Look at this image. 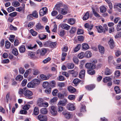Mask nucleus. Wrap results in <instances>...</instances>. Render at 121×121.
<instances>
[{
    "label": "nucleus",
    "instance_id": "1",
    "mask_svg": "<svg viewBox=\"0 0 121 121\" xmlns=\"http://www.w3.org/2000/svg\"><path fill=\"white\" fill-rule=\"evenodd\" d=\"M33 94L32 92L31 91L26 90L24 93V95L26 98L29 99H32V97H31Z\"/></svg>",
    "mask_w": 121,
    "mask_h": 121
},
{
    "label": "nucleus",
    "instance_id": "2",
    "mask_svg": "<svg viewBox=\"0 0 121 121\" xmlns=\"http://www.w3.org/2000/svg\"><path fill=\"white\" fill-rule=\"evenodd\" d=\"M68 8L67 5H64L63 8L60 9V13L63 15H65L67 13Z\"/></svg>",
    "mask_w": 121,
    "mask_h": 121
},
{
    "label": "nucleus",
    "instance_id": "3",
    "mask_svg": "<svg viewBox=\"0 0 121 121\" xmlns=\"http://www.w3.org/2000/svg\"><path fill=\"white\" fill-rule=\"evenodd\" d=\"M50 111L51 114L53 116L56 115L57 114L56 108L55 106H52L51 107Z\"/></svg>",
    "mask_w": 121,
    "mask_h": 121
},
{
    "label": "nucleus",
    "instance_id": "4",
    "mask_svg": "<svg viewBox=\"0 0 121 121\" xmlns=\"http://www.w3.org/2000/svg\"><path fill=\"white\" fill-rule=\"evenodd\" d=\"M48 11L47 8L45 7L42 8L40 10L39 14L40 16H43L46 14Z\"/></svg>",
    "mask_w": 121,
    "mask_h": 121
},
{
    "label": "nucleus",
    "instance_id": "5",
    "mask_svg": "<svg viewBox=\"0 0 121 121\" xmlns=\"http://www.w3.org/2000/svg\"><path fill=\"white\" fill-rule=\"evenodd\" d=\"M96 66L94 64L91 63H87L85 65V67L87 69H94L96 67Z\"/></svg>",
    "mask_w": 121,
    "mask_h": 121
},
{
    "label": "nucleus",
    "instance_id": "6",
    "mask_svg": "<svg viewBox=\"0 0 121 121\" xmlns=\"http://www.w3.org/2000/svg\"><path fill=\"white\" fill-rule=\"evenodd\" d=\"M68 101L66 99H64L63 100L59 101L57 104L58 106H64L67 103Z\"/></svg>",
    "mask_w": 121,
    "mask_h": 121
},
{
    "label": "nucleus",
    "instance_id": "7",
    "mask_svg": "<svg viewBox=\"0 0 121 121\" xmlns=\"http://www.w3.org/2000/svg\"><path fill=\"white\" fill-rule=\"evenodd\" d=\"M39 120L41 121H46L47 120V117L46 116H44L41 114H40L38 116Z\"/></svg>",
    "mask_w": 121,
    "mask_h": 121
},
{
    "label": "nucleus",
    "instance_id": "8",
    "mask_svg": "<svg viewBox=\"0 0 121 121\" xmlns=\"http://www.w3.org/2000/svg\"><path fill=\"white\" fill-rule=\"evenodd\" d=\"M52 75V74H49L47 75L42 74L40 75V77L43 80H45L48 79Z\"/></svg>",
    "mask_w": 121,
    "mask_h": 121
},
{
    "label": "nucleus",
    "instance_id": "9",
    "mask_svg": "<svg viewBox=\"0 0 121 121\" xmlns=\"http://www.w3.org/2000/svg\"><path fill=\"white\" fill-rule=\"evenodd\" d=\"M67 108L68 110L70 111L74 110L75 109L74 105L71 103H69L67 104Z\"/></svg>",
    "mask_w": 121,
    "mask_h": 121
},
{
    "label": "nucleus",
    "instance_id": "10",
    "mask_svg": "<svg viewBox=\"0 0 121 121\" xmlns=\"http://www.w3.org/2000/svg\"><path fill=\"white\" fill-rule=\"evenodd\" d=\"M47 50L45 48H42L40 50H39L38 52H39L40 55L41 56L44 55L47 52Z\"/></svg>",
    "mask_w": 121,
    "mask_h": 121
},
{
    "label": "nucleus",
    "instance_id": "11",
    "mask_svg": "<svg viewBox=\"0 0 121 121\" xmlns=\"http://www.w3.org/2000/svg\"><path fill=\"white\" fill-rule=\"evenodd\" d=\"M95 87V86L94 85L91 84L86 86L85 87L86 89L90 91L92 90Z\"/></svg>",
    "mask_w": 121,
    "mask_h": 121
},
{
    "label": "nucleus",
    "instance_id": "12",
    "mask_svg": "<svg viewBox=\"0 0 121 121\" xmlns=\"http://www.w3.org/2000/svg\"><path fill=\"white\" fill-rule=\"evenodd\" d=\"M108 43L111 48H113L114 46V43L113 39L112 38H110Z\"/></svg>",
    "mask_w": 121,
    "mask_h": 121
},
{
    "label": "nucleus",
    "instance_id": "13",
    "mask_svg": "<svg viewBox=\"0 0 121 121\" xmlns=\"http://www.w3.org/2000/svg\"><path fill=\"white\" fill-rule=\"evenodd\" d=\"M60 26L62 29L66 30H69L70 28V26L65 24H62L60 25Z\"/></svg>",
    "mask_w": 121,
    "mask_h": 121
},
{
    "label": "nucleus",
    "instance_id": "14",
    "mask_svg": "<svg viewBox=\"0 0 121 121\" xmlns=\"http://www.w3.org/2000/svg\"><path fill=\"white\" fill-rule=\"evenodd\" d=\"M85 71L84 70H81L79 73V77L81 79L83 78L85 76Z\"/></svg>",
    "mask_w": 121,
    "mask_h": 121
},
{
    "label": "nucleus",
    "instance_id": "15",
    "mask_svg": "<svg viewBox=\"0 0 121 121\" xmlns=\"http://www.w3.org/2000/svg\"><path fill=\"white\" fill-rule=\"evenodd\" d=\"M84 26L85 28H87L88 31L91 30L93 28V25L92 24L89 25L88 23H86L85 24Z\"/></svg>",
    "mask_w": 121,
    "mask_h": 121
},
{
    "label": "nucleus",
    "instance_id": "16",
    "mask_svg": "<svg viewBox=\"0 0 121 121\" xmlns=\"http://www.w3.org/2000/svg\"><path fill=\"white\" fill-rule=\"evenodd\" d=\"M90 16V14L89 11L87 12L84 14L83 17V19L84 21H86L87 20Z\"/></svg>",
    "mask_w": 121,
    "mask_h": 121
},
{
    "label": "nucleus",
    "instance_id": "17",
    "mask_svg": "<svg viewBox=\"0 0 121 121\" xmlns=\"http://www.w3.org/2000/svg\"><path fill=\"white\" fill-rule=\"evenodd\" d=\"M43 99L42 98L39 99L37 101V104L40 107L43 106Z\"/></svg>",
    "mask_w": 121,
    "mask_h": 121
},
{
    "label": "nucleus",
    "instance_id": "18",
    "mask_svg": "<svg viewBox=\"0 0 121 121\" xmlns=\"http://www.w3.org/2000/svg\"><path fill=\"white\" fill-rule=\"evenodd\" d=\"M68 89L69 92L72 93L75 92L76 91V89L72 86H69Z\"/></svg>",
    "mask_w": 121,
    "mask_h": 121
},
{
    "label": "nucleus",
    "instance_id": "19",
    "mask_svg": "<svg viewBox=\"0 0 121 121\" xmlns=\"http://www.w3.org/2000/svg\"><path fill=\"white\" fill-rule=\"evenodd\" d=\"M26 87L19 89L18 92L19 94L21 95L23 94L24 95L25 92L26 91Z\"/></svg>",
    "mask_w": 121,
    "mask_h": 121
},
{
    "label": "nucleus",
    "instance_id": "20",
    "mask_svg": "<svg viewBox=\"0 0 121 121\" xmlns=\"http://www.w3.org/2000/svg\"><path fill=\"white\" fill-rule=\"evenodd\" d=\"M48 43L49 44L50 47L52 48L55 47L56 44V42H52L50 41H48Z\"/></svg>",
    "mask_w": 121,
    "mask_h": 121
},
{
    "label": "nucleus",
    "instance_id": "21",
    "mask_svg": "<svg viewBox=\"0 0 121 121\" xmlns=\"http://www.w3.org/2000/svg\"><path fill=\"white\" fill-rule=\"evenodd\" d=\"M84 56L86 57L89 58L92 56V54L90 51H88L85 52L84 54Z\"/></svg>",
    "mask_w": 121,
    "mask_h": 121
},
{
    "label": "nucleus",
    "instance_id": "22",
    "mask_svg": "<svg viewBox=\"0 0 121 121\" xmlns=\"http://www.w3.org/2000/svg\"><path fill=\"white\" fill-rule=\"evenodd\" d=\"M98 47L100 52L102 54H104V47L100 45H98Z\"/></svg>",
    "mask_w": 121,
    "mask_h": 121
},
{
    "label": "nucleus",
    "instance_id": "23",
    "mask_svg": "<svg viewBox=\"0 0 121 121\" xmlns=\"http://www.w3.org/2000/svg\"><path fill=\"white\" fill-rule=\"evenodd\" d=\"M63 6L62 4L61 3H59L58 4H56L55 6V8L57 10H58V11H59V10L60 9V8Z\"/></svg>",
    "mask_w": 121,
    "mask_h": 121
},
{
    "label": "nucleus",
    "instance_id": "24",
    "mask_svg": "<svg viewBox=\"0 0 121 121\" xmlns=\"http://www.w3.org/2000/svg\"><path fill=\"white\" fill-rule=\"evenodd\" d=\"M100 12L102 13H105L107 10V9L104 6H101L100 8Z\"/></svg>",
    "mask_w": 121,
    "mask_h": 121
},
{
    "label": "nucleus",
    "instance_id": "25",
    "mask_svg": "<svg viewBox=\"0 0 121 121\" xmlns=\"http://www.w3.org/2000/svg\"><path fill=\"white\" fill-rule=\"evenodd\" d=\"M68 22L71 25L74 24L75 22V20L74 18H70L68 21Z\"/></svg>",
    "mask_w": 121,
    "mask_h": 121
},
{
    "label": "nucleus",
    "instance_id": "26",
    "mask_svg": "<svg viewBox=\"0 0 121 121\" xmlns=\"http://www.w3.org/2000/svg\"><path fill=\"white\" fill-rule=\"evenodd\" d=\"M32 82L35 86L39 85L40 83L39 80L37 79H35L32 80Z\"/></svg>",
    "mask_w": 121,
    "mask_h": 121
},
{
    "label": "nucleus",
    "instance_id": "27",
    "mask_svg": "<svg viewBox=\"0 0 121 121\" xmlns=\"http://www.w3.org/2000/svg\"><path fill=\"white\" fill-rule=\"evenodd\" d=\"M89 48L88 45L86 43H84L82 44V48L83 50H86Z\"/></svg>",
    "mask_w": 121,
    "mask_h": 121
},
{
    "label": "nucleus",
    "instance_id": "28",
    "mask_svg": "<svg viewBox=\"0 0 121 121\" xmlns=\"http://www.w3.org/2000/svg\"><path fill=\"white\" fill-rule=\"evenodd\" d=\"M48 112L47 109L45 108H42L41 110V113L42 114H46Z\"/></svg>",
    "mask_w": 121,
    "mask_h": 121
},
{
    "label": "nucleus",
    "instance_id": "29",
    "mask_svg": "<svg viewBox=\"0 0 121 121\" xmlns=\"http://www.w3.org/2000/svg\"><path fill=\"white\" fill-rule=\"evenodd\" d=\"M26 50V48L24 45H22L19 48L20 52L22 53L25 52Z\"/></svg>",
    "mask_w": 121,
    "mask_h": 121
},
{
    "label": "nucleus",
    "instance_id": "30",
    "mask_svg": "<svg viewBox=\"0 0 121 121\" xmlns=\"http://www.w3.org/2000/svg\"><path fill=\"white\" fill-rule=\"evenodd\" d=\"M96 27L99 32L101 33L103 32V28L102 26H96Z\"/></svg>",
    "mask_w": 121,
    "mask_h": 121
},
{
    "label": "nucleus",
    "instance_id": "31",
    "mask_svg": "<svg viewBox=\"0 0 121 121\" xmlns=\"http://www.w3.org/2000/svg\"><path fill=\"white\" fill-rule=\"evenodd\" d=\"M112 73V72L108 68H106L105 72V74L106 75H109Z\"/></svg>",
    "mask_w": 121,
    "mask_h": 121
},
{
    "label": "nucleus",
    "instance_id": "32",
    "mask_svg": "<svg viewBox=\"0 0 121 121\" xmlns=\"http://www.w3.org/2000/svg\"><path fill=\"white\" fill-rule=\"evenodd\" d=\"M27 86L29 88H34L35 86L32 82V81L28 84Z\"/></svg>",
    "mask_w": 121,
    "mask_h": 121
},
{
    "label": "nucleus",
    "instance_id": "33",
    "mask_svg": "<svg viewBox=\"0 0 121 121\" xmlns=\"http://www.w3.org/2000/svg\"><path fill=\"white\" fill-rule=\"evenodd\" d=\"M112 81V78L110 77H105L103 79V82H107L110 81Z\"/></svg>",
    "mask_w": 121,
    "mask_h": 121
},
{
    "label": "nucleus",
    "instance_id": "34",
    "mask_svg": "<svg viewBox=\"0 0 121 121\" xmlns=\"http://www.w3.org/2000/svg\"><path fill=\"white\" fill-rule=\"evenodd\" d=\"M39 113L38 108L37 107H35L34 110V113L35 115H38Z\"/></svg>",
    "mask_w": 121,
    "mask_h": 121
},
{
    "label": "nucleus",
    "instance_id": "35",
    "mask_svg": "<svg viewBox=\"0 0 121 121\" xmlns=\"http://www.w3.org/2000/svg\"><path fill=\"white\" fill-rule=\"evenodd\" d=\"M88 73L91 75H93L95 73V70L93 69H88L87 70Z\"/></svg>",
    "mask_w": 121,
    "mask_h": 121
},
{
    "label": "nucleus",
    "instance_id": "36",
    "mask_svg": "<svg viewBox=\"0 0 121 121\" xmlns=\"http://www.w3.org/2000/svg\"><path fill=\"white\" fill-rule=\"evenodd\" d=\"M81 47V45L80 44H79L74 49V51L75 52H78L80 48Z\"/></svg>",
    "mask_w": 121,
    "mask_h": 121
},
{
    "label": "nucleus",
    "instance_id": "37",
    "mask_svg": "<svg viewBox=\"0 0 121 121\" xmlns=\"http://www.w3.org/2000/svg\"><path fill=\"white\" fill-rule=\"evenodd\" d=\"M76 95H70L68 97V99L70 100H74L76 98Z\"/></svg>",
    "mask_w": 121,
    "mask_h": 121
},
{
    "label": "nucleus",
    "instance_id": "38",
    "mask_svg": "<svg viewBox=\"0 0 121 121\" xmlns=\"http://www.w3.org/2000/svg\"><path fill=\"white\" fill-rule=\"evenodd\" d=\"M23 77L21 75H18L15 78V79L17 81H21L23 79Z\"/></svg>",
    "mask_w": 121,
    "mask_h": 121
},
{
    "label": "nucleus",
    "instance_id": "39",
    "mask_svg": "<svg viewBox=\"0 0 121 121\" xmlns=\"http://www.w3.org/2000/svg\"><path fill=\"white\" fill-rule=\"evenodd\" d=\"M49 83L47 82H44L43 83V86L44 88H49Z\"/></svg>",
    "mask_w": 121,
    "mask_h": 121
},
{
    "label": "nucleus",
    "instance_id": "40",
    "mask_svg": "<svg viewBox=\"0 0 121 121\" xmlns=\"http://www.w3.org/2000/svg\"><path fill=\"white\" fill-rule=\"evenodd\" d=\"M74 67V65L72 63H69L67 64V67L69 69H73Z\"/></svg>",
    "mask_w": 121,
    "mask_h": 121
},
{
    "label": "nucleus",
    "instance_id": "41",
    "mask_svg": "<svg viewBox=\"0 0 121 121\" xmlns=\"http://www.w3.org/2000/svg\"><path fill=\"white\" fill-rule=\"evenodd\" d=\"M80 80L77 78L74 79L73 81V82L75 86H77L80 82Z\"/></svg>",
    "mask_w": 121,
    "mask_h": 121
},
{
    "label": "nucleus",
    "instance_id": "42",
    "mask_svg": "<svg viewBox=\"0 0 121 121\" xmlns=\"http://www.w3.org/2000/svg\"><path fill=\"white\" fill-rule=\"evenodd\" d=\"M92 9L93 13L95 16L96 17H100V15L97 12L95 11L94 9L92 8Z\"/></svg>",
    "mask_w": 121,
    "mask_h": 121
},
{
    "label": "nucleus",
    "instance_id": "43",
    "mask_svg": "<svg viewBox=\"0 0 121 121\" xmlns=\"http://www.w3.org/2000/svg\"><path fill=\"white\" fill-rule=\"evenodd\" d=\"M12 52L13 54L15 56H17L18 53L17 50L16 48H14L13 49Z\"/></svg>",
    "mask_w": 121,
    "mask_h": 121
},
{
    "label": "nucleus",
    "instance_id": "44",
    "mask_svg": "<svg viewBox=\"0 0 121 121\" xmlns=\"http://www.w3.org/2000/svg\"><path fill=\"white\" fill-rule=\"evenodd\" d=\"M32 14L33 17L35 18H37L38 17L37 12L36 10L33 11L32 13Z\"/></svg>",
    "mask_w": 121,
    "mask_h": 121
},
{
    "label": "nucleus",
    "instance_id": "45",
    "mask_svg": "<svg viewBox=\"0 0 121 121\" xmlns=\"http://www.w3.org/2000/svg\"><path fill=\"white\" fill-rule=\"evenodd\" d=\"M39 37L40 40H43L46 38L47 35L44 34L39 35Z\"/></svg>",
    "mask_w": 121,
    "mask_h": 121
},
{
    "label": "nucleus",
    "instance_id": "46",
    "mask_svg": "<svg viewBox=\"0 0 121 121\" xmlns=\"http://www.w3.org/2000/svg\"><path fill=\"white\" fill-rule=\"evenodd\" d=\"M12 4L14 7H17L19 6L20 3L18 1H15L13 2Z\"/></svg>",
    "mask_w": 121,
    "mask_h": 121
},
{
    "label": "nucleus",
    "instance_id": "47",
    "mask_svg": "<svg viewBox=\"0 0 121 121\" xmlns=\"http://www.w3.org/2000/svg\"><path fill=\"white\" fill-rule=\"evenodd\" d=\"M67 55V54L66 53L64 52H62L61 58V59L62 60L64 61L65 60V57Z\"/></svg>",
    "mask_w": 121,
    "mask_h": 121
},
{
    "label": "nucleus",
    "instance_id": "48",
    "mask_svg": "<svg viewBox=\"0 0 121 121\" xmlns=\"http://www.w3.org/2000/svg\"><path fill=\"white\" fill-rule=\"evenodd\" d=\"M63 114L65 115V117L67 119H69L71 115L69 113H65L64 112Z\"/></svg>",
    "mask_w": 121,
    "mask_h": 121
},
{
    "label": "nucleus",
    "instance_id": "49",
    "mask_svg": "<svg viewBox=\"0 0 121 121\" xmlns=\"http://www.w3.org/2000/svg\"><path fill=\"white\" fill-rule=\"evenodd\" d=\"M56 83L54 81H51L49 85L52 87H55Z\"/></svg>",
    "mask_w": 121,
    "mask_h": 121
},
{
    "label": "nucleus",
    "instance_id": "50",
    "mask_svg": "<svg viewBox=\"0 0 121 121\" xmlns=\"http://www.w3.org/2000/svg\"><path fill=\"white\" fill-rule=\"evenodd\" d=\"M33 17L32 14L28 15L27 16V19L29 21H31L34 19Z\"/></svg>",
    "mask_w": 121,
    "mask_h": 121
},
{
    "label": "nucleus",
    "instance_id": "51",
    "mask_svg": "<svg viewBox=\"0 0 121 121\" xmlns=\"http://www.w3.org/2000/svg\"><path fill=\"white\" fill-rule=\"evenodd\" d=\"M10 43L8 41H6L5 46L6 48L7 49L9 48L10 47Z\"/></svg>",
    "mask_w": 121,
    "mask_h": 121
},
{
    "label": "nucleus",
    "instance_id": "52",
    "mask_svg": "<svg viewBox=\"0 0 121 121\" xmlns=\"http://www.w3.org/2000/svg\"><path fill=\"white\" fill-rule=\"evenodd\" d=\"M30 106L29 104H26L23 107V108L25 110H28L30 108Z\"/></svg>",
    "mask_w": 121,
    "mask_h": 121
},
{
    "label": "nucleus",
    "instance_id": "53",
    "mask_svg": "<svg viewBox=\"0 0 121 121\" xmlns=\"http://www.w3.org/2000/svg\"><path fill=\"white\" fill-rule=\"evenodd\" d=\"M39 73V71L37 69H33V74L35 75H36Z\"/></svg>",
    "mask_w": 121,
    "mask_h": 121
},
{
    "label": "nucleus",
    "instance_id": "54",
    "mask_svg": "<svg viewBox=\"0 0 121 121\" xmlns=\"http://www.w3.org/2000/svg\"><path fill=\"white\" fill-rule=\"evenodd\" d=\"M15 9L14 7L12 6H10L8 8L7 11L9 13H10L14 11Z\"/></svg>",
    "mask_w": 121,
    "mask_h": 121
},
{
    "label": "nucleus",
    "instance_id": "55",
    "mask_svg": "<svg viewBox=\"0 0 121 121\" xmlns=\"http://www.w3.org/2000/svg\"><path fill=\"white\" fill-rule=\"evenodd\" d=\"M73 60L74 62L76 64H78L79 62V60L76 56H74L73 58Z\"/></svg>",
    "mask_w": 121,
    "mask_h": 121
},
{
    "label": "nucleus",
    "instance_id": "56",
    "mask_svg": "<svg viewBox=\"0 0 121 121\" xmlns=\"http://www.w3.org/2000/svg\"><path fill=\"white\" fill-rule=\"evenodd\" d=\"M114 90L117 94H118L120 92V89L119 87L118 86H116L115 87Z\"/></svg>",
    "mask_w": 121,
    "mask_h": 121
},
{
    "label": "nucleus",
    "instance_id": "57",
    "mask_svg": "<svg viewBox=\"0 0 121 121\" xmlns=\"http://www.w3.org/2000/svg\"><path fill=\"white\" fill-rule=\"evenodd\" d=\"M76 30L77 29L76 28L74 27H72L70 31V32L72 34H73L75 32Z\"/></svg>",
    "mask_w": 121,
    "mask_h": 121
},
{
    "label": "nucleus",
    "instance_id": "58",
    "mask_svg": "<svg viewBox=\"0 0 121 121\" xmlns=\"http://www.w3.org/2000/svg\"><path fill=\"white\" fill-rule=\"evenodd\" d=\"M36 27L38 29H42L43 28V27L42 26L40 23H38L36 25Z\"/></svg>",
    "mask_w": 121,
    "mask_h": 121
},
{
    "label": "nucleus",
    "instance_id": "59",
    "mask_svg": "<svg viewBox=\"0 0 121 121\" xmlns=\"http://www.w3.org/2000/svg\"><path fill=\"white\" fill-rule=\"evenodd\" d=\"M9 28L11 30H17V28L16 27L13 26L12 25H10Z\"/></svg>",
    "mask_w": 121,
    "mask_h": 121
},
{
    "label": "nucleus",
    "instance_id": "60",
    "mask_svg": "<svg viewBox=\"0 0 121 121\" xmlns=\"http://www.w3.org/2000/svg\"><path fill=\"white\" fill-rule=\"evenodd\" d=\"M84 57V53L81 52L78 55V57L79 59H82Z\"/></svg>",
    "mask_w": 121,
    "mask_h": 121
},
{
    "label": "nucleus",
    "instance_id": "61",
    "mask_svg": "<svg viewBox=\"0 0 121 121\" xmlns=\"http://www.w3.org/2000/svg\"><path fill=\"white\" fill-rule=\"evenodd\" d=\"M15 36L13 35H10V37L9 38V40L11 42H13L14 40V38Z\"/></svg>",
    "mask_w": 121,
    "mask_h": 121
},
{
    "label": "nucleus",
    "instance_id": "62",
    "mask_svg": "<svg viewBox=\"0 0 121 121\" xmlns=\"http://www.w3.org/2000/svg\"><path fill=\"white\" fill-rule=\"evenodd\" d=\"M37 45L36 44H35L33 46H32L31 45L27 46V47L29 49H32L34 48H35L37 47Z\"/></svg>",
    "mask_w": 121,
    "mask_h": 121
},
{
    "label": "nucleus",
    "instance_id": "63",
    "mask_svg": "<svg viewBox=\"0 0 121 121\" xmlns=\"http://www.w3.org/2000/svg\"><path fill=\"white\" fill-rule=\"evenodd\" d=\"M57 96L59 98L62 99L64 97L63 95L60 92H59L58 93Z\"/></svg>",
    "mask_w": 121,
    "mask_h": 121
},
{
    "label": "nucleus",
    "instance_id": "64",
    "mask_svg": "<svg viewBox=\"0 0 121 121\" xmlns=\"http://www.w3.org/2000/svg\"><path fill=\"white\" fill-rule=\"evenodd\" d=\"M35 23L33 22H30L28 24L27 26L28 27H32L34 25Z\"/></svg>",
    "mask_w": 121,
    "mask_h": 121
}]
</instances>
